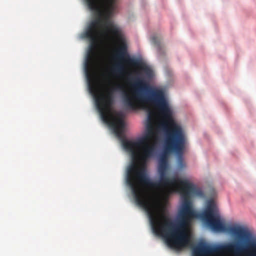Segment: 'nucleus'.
<instances>
[{
    "label": "nucleus",
    "mask_w": 256,
    "mask_h": 256,
    "mask_svg": "<svg viewBox=\"0 0 256 256\" xmlns=\"http://www.w3.org/2000/svg\"><path fill=\"white\" fill-rule=\"evenodd\" d=\"M168 159L163 156L158 162L159 180L156 182L144 168L132 163L126 169V182L136 204L147 212L154 233L162 237L170 247L180 249L189 244L190 222L196 216L191 198L202 192L188 180L168 178Z\"/></svg>",
    "instance_id": "obj_1"
},
{
    "label": "nucleus",
    "mask_w": 256,
    "mask_h": 256,
    "mask_svg": "<svg viewBox=\"0 0 256 256\" xmlns=\"http://www.w3.org/2000/svg\"><path fill=\"white\" fill-rule=\"evenodd\" d=\"M132 88L128 92H124L123 100L126 106L136 110L143 108L146 104H150L157 110L164 120L162 126L165 130L164 148L168 152H174L178 156V166L182 169L186 166L182 154L184 148L186 138L182 126L172 118V111L165 98L162 90H152L150 94L146 96L144 92L150 88L148 84L142 78L136 76L132 79Z\"/></svg>",
    "instance_id": "obj_3"
},
{
    "label": "nucleus",
    "mask_w": 256,
    "mask_h": 256,
    "mask_svg": "<svg viewBox=\"0 0 256 256\" xmlns=\"http://www.w3.org/2000/svg\"><path fill=\"white\" fill-rule=\"evenodd\" d=\"M152 42L156 46L158 52L160 53L162 46L160 44V38L156 36H153L151 38Z\"/></svg>",
    "instance_id": "obj_9"
},
{
    "label": "nucleus",
    "mask_w": 256,
    "mask_h": 256,
    "mask_svg": "<svg viewBox=\"0 0 256 256\" xmlns=\"http://www.w3.org/2000/svg\"><path fill=\"white\" fill-rule=\"evenodd\" d=\"M154 116V111L149 108L148 114L149 122L146 124L145 134L135 140H125L122 141L124 148L130 154L134 162H146L154 155V142L158 139L160 134L159 128L151 122Z\"/></svg>",
    "instance_id": "obj_4"
},
{
    "label": "nucleus",
    "mask_w": 256,
    "mask_h": 256,
    "mask_svg": "<svg viewBox=\"0 0 256 256\" xmlns=\"http://www.w3.org/2000/svg\"><path fill=\"white\" fill-rule=\"evenodd\" d=\"M200 217L212 230L214 231H226L240 238H248L251 236L248 230L240 226L226 228L224 224L221 221L216 204L212 200L208 202L206 210L200 214Z\"/></svg>",
    "instance_id": "obj_7"
},
{
    "label": "nucleus",
    "mask_w": 256,
    "mask_h": 256,
    "mask_svg": "<svg viewBox=\"0 0 256 256\" xmlns=\"http://www.w3.org/2000/svg\"><path fill=\"white\" fill-rule=\"evenodd\" d=\"M89 9L96 16L91 21L84 32V36L88 38L90 44L85 62V69L91 92H98V88L92 78V72L99 64L100 56L98 52L99 41L102 36L109 37V34L118 40L120 45L116 54V58L123 60L127 64L138 67L146 78L151 79L154 76L152 68L140 60L131 58L127 52L126 42L121 38L120 31L113 24L110 19L116 8V0H85Z\"/></svg>",
    "instance_id": "obj_2"
},
{
    "label": "nucleus",
    "mask_w": 256,
    "mask_h": 256,
    "mask_svg": "<svg viewBox=\"0 0 256 256\" xmlns=\"http://www.w3.org/2000/svg\"><path fill=\"white\" fill-rule=\"evenodd\" d=\"M193 256H256V240L244 247L238 243L212 246L200 242L192 250Z\"/></svg>",
    "instance_id": "obj_6"
},
{
    "label": "nucleus",
    "mask_w": 256,
    "mask_h": 256,
    "mask_svg": "<svg viewBox=\"0 0 256 256\" xmlns=\"http://www.w3.org/2000/svg\"><path fill=\"white\" fill-rule=\"evenodd\" d=\"M124 70V68L123 64L120 62H118L114 65L112 70V72L114 74H123Z\"/></svg>",
    "instance_id": "obj_8"
},
{
    "label": "nucleus",
    "mask_w": 256,
    "mask_h": 256,
    "mask_svg": "<svg viewBox=\"0 0 256 256\" xmlns=\"http://www.w3.org/2000/svg\"><path fill=\"white\" fill-rule=\"evenodd\" d=\"M122 88L120 84H115L108 88L106 94L100 93L94 96L96 104L102 119L110 126L118 138L122 137L124 132V116L120 112L113 114L111 108L114 102V92Z\"/></svg>",
    "instance_id": "obj_5"
}]
</instances>
